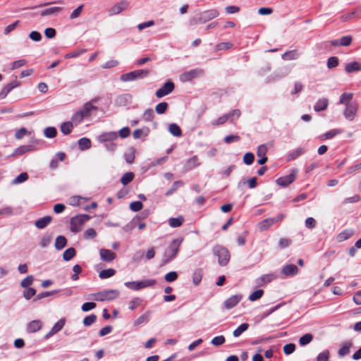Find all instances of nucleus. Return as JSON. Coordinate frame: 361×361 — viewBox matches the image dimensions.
Masks as SVG:
<instances>
[{"label":"nucleus","mask_w":361,"mask_h":361,"mask_svg":"<svg viewBox=\"0 0 361 361\" xmlns=\"http://www.w3.org/2000/svg\"><path fill=\"white\" fill-rule=\"evenodd\" d=\"M183 238H179L174 239L171 242L170 245H169L167 250H166V252L164 253V263H168L171 259H173L174 257H176V256L177 255V254L179 252V248H180V246L181 243H183Z\"/></svg>","instance_id":"1"},{"label":"nucleus","mask_w":361,"mask_h":361,"mask_svg":"<svg viewBox=\"0 0 361 361\" xmlns=\"http://www.w3.org/2000/svg\"><path fill=\"white\" fill-rule=\"evenodd\" d=\"M219 15V13L217 9H209L200 13L197 18L191 20L190 23L191 25H195L197 23H205L207 21L217 18Z\"/></svg>","instance_id":"2"},{"label":"nucleus","mask_w":361,"mask_h":361,"mask_svg":"<svg viewBox=\"0 0 361 361\" xmlns=\"http://www.w3.org/2000/svg\"><path fill=\"white\" fill-rule=\"evenodd\" d=\"M90 220V216L87 214H80L75 216L71 219V231L73 233H78L80 231L85 223Z\"/></svg>","instance_id":"3"},{"label":"nucleus","mask_w":361,"mask_h":361,"mask_svg":"<svg viewBox=\"0 0 361 361\" xmlns=\"http://www.w3.org/2000/svg\"><path fill=\"white\" fill-rule=\"evenodd\" d=\"M157 283V281L155 279H144L139 281H128L124 283L125 286L128 288L139 290L142 288H145L147 287H152Z\"/></svg>","instance_id":"4"},{"label":"nucleus","mask_w":361,"mask_h":361,"mask_svg":"<svg viewBox=\"0 0 361 361\" xmlns=\"http://www.w3.org/2000/svg\"><path fill=\"white\" fill-rule=\"evenodd\" d=\"M213 253L218 257V262L221 266H226L230 259L228 250L222 246L216 245L213 248Z\"/></svg>","instance_id":"5"},{"label":"nucleus","mask_w":361,"mask_h":361,"mask_svg":"<svg viewBox=\"0 0 361 361\" xmlns=\"http://www.w3.org/2000/svg\"><path fill=\"white\" fill-rule=\"evenodd\" d=\"M119 291L116 289L105 290L94 295V300L104 301L111 300L118 297Z\"/></svg>","instance_id":"6"},{"label":"nucleus","mask_w":361,"mask_h":361,"mask_svg":"<svg viewBox=\"0 0 361 361\" xmlns=\"http://www.w3.org/2000/svg\"><path fill=\"white\" fill-rule=\"evenodd\" d=\"M149 71L147 70H136L128 73H125L121 75V80L123 82L133 81L136 79L140 78L142 75H148Z\"/></svg>","instance_id":"7"},{"label":"nucleus","mask_w":361,"mask_h":361,"mask_svg":"<svg viewBox=\"0 0 361 361\" xmlns=\"http://www.w3.org/2000/svg\"><path fill=\"white\" fill-rule=\"evenodd\" d=\"M204 74V71L200 68L192 69L180 75V80L183 82H187L194 78H198Z\"/></svg>","instance_id":"8"},{"label":"nucleus","mask_w":361,"mask_h":361,"mask_svg":"<svg viewBox=\"0 0 361 361\" xmlns=\"http://www.w3.org/2000/svg\"><path fill=\"white\" fill-rule=\"evenodd\" d=\"M129 6V1L127 0H121V1L113 5L108 11L109 16H115L121 13L127 9Z\"/></svg>","instance_id":"9"},{"label":"nucleus","mask_w":361,"mask_h":361,"mask_svg":"<svg viewBox=\"0 0 361 361\" xmlns=\"http://www.w3.org/2000/svg\"><path fill=\"white\" fill-rule=\"evenodd\" d=\"M297 173V169H293L290 174L278 178L276 183L282 187L288 186L295 180Z\"/></svg>","instance_id":"10"},{"label":"nucleus","mask_w":361,"mask_h":361,"mask_svg":"<svg viewBox=\"0 0 361 361\" xmlns=\"http://www.w3.org/2000/svg\"><path fill=\"white\" fill-rule=\"evenodd\" d=\"M358 104L356 102L345 105L343 114L345 118L348 121H353L357 114Z\"/></svg>","instance_id":"11"},{"label":"nucleus","mask_w":361,"mask_h":361,"mask_svg":"<svg viewBox=\"0 0 361 361\" xmlns=\"http://www.w3.org/2000/svg\"><path fill=\"white\" fill-rule=\"evenodd\" d=\"M174 90V84L171 81H168L164 85L156 91V96L158 98L164 97L169 94Z\"/></svg>","instance_id":"12"},{"label":"nucleus","mask_w":361,"mask_h":361,"mask_svg":"<svg viewBox=\"0 0 361 361\" xmlns=\"http://www.w3.org/2000/svg\"><path fill=\"white\" fill-rule=\"evenodd\" d=\"M90 111V102L85 104L84 109L76 112L72 117L73 121H81L84 116H87Z\"/></svg>","instance_id":"13"},{"label":"nucleus","mask_w":361,"mask_h":361,"mask_svg":"<svg viewBox=\"0 0 361 361\" xmlns=\"http://www.w3.org/2000/svg\"><path fill=\"white\" fill-rule=\"evenodd\" d=\"M99 255L101 259L106 262L114 261L116 257V255L114 252L107 249H101L99 250Z\"/></svg>","instance_id":"14"},{"label":"nucleus","mask_w":361,"mask_h":361,"mask_svg":"<svg viewBox=\"0 0 361 361\" xmlns=\"http://www.w3.org/2000/svg\"><path fill=\"white\" fill-rule=\"evenodd\" d=\"M242 295L240 294L232 295L231 297L228 298L227 300H225V307L227 310L232 309L240 302V301L242 300Z\"/></svg>","instance_id":"15"},{"label":"nucleus","mask_w":361,"mask_h":361,"mask_svg":"<svg viewBox=\"0 0 361 361\" xmlns=\"http://www.w3.org/2000/svg\"><path fill=\"white\" fill-rule=\"evenodd\" d=\"M65 319H59L54 325V326L51 328V329L50 330V331L49 333H47L45 336H44V338L45 339H48L49 338H50L51 336H52L53 335H54L55 334L58 333L59 331H60L63 327L65 325Z\"/></svg>","instance_id":"16"},{"label":"nucleus","mask_w":361,"mask_h":361,"mask_svg":"<svg viewBox=\"0 0 361 361\" xmlns=\"http://www.w3.org/2000/svg\"><path fill=\"white\" fill-rule=\"evenodd\" d=\"M117 138H118L117 133L116 132L112 131V132L102 133L97 137V140L100 142L107 143V142H112V141L116 140Z\"/></svg>","instance_id":"17"},{"label":"nucleus","mask_w":361,"mask_h":361,"mask_svg":"<svg viewBox=\"0 0 361 361\" xmlns=\"http://www.w3.org/2000/svg\"><path fill=\"white\" fill-rule=\"evenodd\" d=\"M281 273L285 276H293L298 273V268L294 264H287L282 268Z\"/></svg>","instance_id":"18"},{"label":"nucleus","mask_w":361,"mask_h":361,"mask_svg":"<svg viewBox=\"0 0 361 361\" xmlns=\"http://www.w3.org/2000/svg\"><path fill=\"white\" fill-rule=\"evenodd\" d=\"M275 279L276 276L274 274H264L257 279L256 283L257 286H262L270 283Z\"/></svg>","instance_id":"19"},{"label":"nucleus","mask_w":361,"mask_h":361,"mask_svg":"<svg viewBox=\"0 0 361 361\" xmlns=\"http://www.w3.org/2000/svg\"><path fill=\"white\" fill-rule=\"evenodd\" d=\"M62 11H63V8L61 7H58V6L47 8L41 11L40 16H56L58 13H59Z\"/></svg>","instance_id":"20"},{"label":"nucleus","mask_w":361,"mask_h":361,"mask_svg":"<svg viewBox=\"0 0 361 361\" xmlns=\"http://www.w3.org/2000/svg\"><path fill=\"white\" fill-rule=\"evenodd\" d=\"M328 104H329L328 99H326V98L319 99L316 102V103L314 106V109L317 112L324 111V110L326 109Z\"/></svg>","instance_id":"21"},{"label":"nucleus","mask_w":361,"mask_h":361,"mask_svg":"<svg viewBox=\"0 0 361 361\" xmlns=\"http://www.w3.org/2000/svg\"><path fill=\"white\" fill-rule=\"evenodd\" d=\"M42 326V324L40 320H33L27 324V331L29 333H35L39 331Z\"/></svg>","instance_id":"22"},{"label":"nucleus","mask_w":361,"mask_h":361,"mask_svg":"<svg viewBox=\"0 0 361 361\" xmlns=\"http://www.w3.org/2000/svg\"><path fill=\"white\" fill-rule=\"evenodd\" d=\"M299 56L300 54L298 51L294 49L285 52L283 54H282L281 58L286 61H293L298 59Z\"/></svg>","instance_id":"23"},{"label":"nucleus","mask_w":361,"mask_h":361,"mask_svg":"<svg viewBox=\"0 0 361 361\" xmlns=\"http://www.w3.org/2000/svg\"><path fill=\"white\" fill-rule=\"evenodd\" d=\"M345 71L348 73H351L355 71H361V64L357 61L347 63L345 66Z\"/></svg>","instance_id":"24"},{"label":"nucleus","mask_w":361,"mask_h":361,"mask_svg":"<svg viewBox=\"0 0 361 361\" xmlns=\"http://www.w3.org/2000/svg\"><path fill=\"white\" fill-rule=\"evenodd\" d=\"M51 221L50 216H45L35 221V225L37 228L42 229L45 228Z\"/></svg>","instance_id":"25"},{"label":"nucleus","mask_w":361,"mask_h":361,"mask_svg":"<svg viewBox=\"0 0 361 361\" xmlns=\"http://www.w3.org/2000/svg\"><path fill=\"white\" fill-rule=\"evenodd\" d=\"M33 147L32 145H22L15 149L11 156H18L25 154L27 152L32 151Z\"/></svg>","instance_id":"26"},{"label":"nucleus","mask_w":361,"mask_h":361,"mask_svg":"<svg viewBox=\"0 0 361 361\" xmlns=\"http://www.w3.org/2000/svg\"><path fill=\"white\" fill-rule=\"evenodd\" d=\"M67 244L66 238L63 235H59L55 240L54 247L56 250H61L66 247Z\"/></svg>","instance_id":"27"},{"label":"nucleus","mask_w":361,"mask_h":361,"mask_svg":"<svg viewBox=\"0 0 361 361\" xmlns=\"http://www.w3.org/2000/svg\"><path fill=\"white\" fill-rule=\"evenodd\" d=\"M116 274V270L112 268H109L107 269H104L99 271V277L101 279H105L110 277H112Z\"/></svg>","instance_id":"28"},{"label":"nucleus","mask_w":361,"mask_h":361,"mask_svg":"<svg viewBox=\"0 0 361 361\" xmlns=\"http://www.w3.org/2000/svg\"><path fill=\"white\" fill-rule=\"evenodd\" d=\"M353 230H350V229L345 230L338 234L337 240L338 242H343V241L346 240L348 238H350L353 235Z\"/></svg>","instance_id":"29"},{"label":"nucleus","mask_w":361,"mask_h":361,"mask_svg":"<svg viewBox=\"0 0 361 361\" xmlns=\"http://www.w3.org/2000/svg\"><path fill=\"white\" fill-rule=\"evenodd\" d=\"M89 198L82 196H73L69 198L68 203L72 206L81 205V201H88Z\"/></svg>","instance_id":"30"},{"label":"nucleus","mask_w":361,"mask_h":361,"mask_svg":"<svg viewBox=\"0 0 361 361\" xmlns=\"http://www.w3.org/2000/svg\"><path fill=\"white\" fill-rule=\"evenodd\" d=\"M168 221L171 227L177 228L183 224L184 219L182 216H179L176 218H170Z\"/></svg>","instance_id":"31"},{"label":"nucleus","mask_w":361,"mask_h":361,"mask_svg":"<svg viewBox=\"0 0 361 361\" xmlns=\"http://www.w3.org/2000/svg\"><path fill=\"white\" fill-rule=\"evenodd\" d=\"M202 278V270L201 269H195L192 273V283L195 286L200 283Z\"/></svg>","instance_id":"32"},{"label":"nucleus","mask_w":361,"mask_h":361,"mask_svg":"<svg viewBox=\"0 0 361 361\" xmlns=\"http://www.w3.org/2000/svg\"><path fill=\"white\" fill-rule=\"evenodd\" d=\"M353 93L344 92L341 96L339 103L344 105L352 104L353 102H351V100L353 99Z\"/></svg>","instance_id":"33"},{"label":"nucleus","mask_w":361,"mask_h":361,"mask_svg":"<svg viewBox=\"0 0 361 361\" xmlns=\"http://www.w3.org/2000/svg\"><path fill=\"white\" fill-rule=\"evenodd\" d=\"M169 131L176 137H180L182 135L181 129L176 123H171L169 126Z\"/></svg>","instance_id":"34"},{"label":"nucleus","mask_w":361,"mask_h":361,"mask_svg":"<svg viewBox=\"0 0 361 361\" xmlns=\"http://www.w3.org/2000/svg\"><path fill=\"white\" fill-rule=\"evenodd\" d=\"M73 126L71 122H64L61 125L60 129L63 135H68L71 133Z\"/></svg>","instance_id":"35"},{"label":"nucleus","mask_w":361,"mask_h":361,"mask_svg":"<svg viewBox=\"0 0 361 361\" xmlns=\"http://www.w3.org/2000/svg\"><path fill=\"white\" fill-rule=\"evenodd\" d=\"M352 345L350 342L345 343L342 347L338 350V354L340 357H344L350 353V349Z\"/></svg>","instance_id":"36"},{"label":"nucleus","mask_w":361,"mask_h":361,"mask_svg":"<svg viewBox=\"0 0 361 361\" xmlns=\"http://www.w3.org/2000/svg\"><path fill=\"white\" fill-rule=\"evenodd\" d=\"M233 44L230 42H221L215 46V51H226L232 48Z\"/></svg>","instance_id":"37"},{"label":"nucleus","mask_w":361,"mask_h":361,"mask_svg":"<svg viewBox=\"0 0 361 361\" xmlns=\"http://www.w3.org/2000/svg\"><path fill=\"white\" fill-rule=\"evenodd\" d=\"M76 252L73 247H69L63 253V259L64 261H69L75 256Z\"/></svg>","instance_id":"38"},{"label":"nucleus","mask_w":361,"mask_h":361,"mask_svg":"<svg viewBox=\"0 0 361 361\" xmlns=\"http://www.w3.org/2000/svg\"><path fill=\"white\" fill-rule=\"evenodd\" d=\"M249 328V324L247 323H243L240 324L236 329H235L233 332V335L234 337L240 336L243 332L247 330Z\"/></svg>","instance_id":"39"},{"label":"nucleus","mask_w":361,"mask_h":361,"mask_svg":"<svg viewBox=\"0 0 361 361\" xmlns=\"http://www.w3.org/2000/svg\"><path fill=\"white\" fill-rule=\"evenodd\" d=\"M198 158L197 156H193L192 158L189 159L185 164V168L188 170L194 169L195 167L199 165Z\"/></svg>","instance_id":"40"},{"label":"nucleus","mask_w":361,"mask_h":361,"mask_svg":"<svg viewBox=\"0 0 361 361\" xmlns=\"http://www.w3.org/2000/svg\"><path fill=\"white\" fill-rule=\"evenodd\" d=\"M44 135L47 138H54L57 135V130L54 127H47L44 130Z\"/></svg>","instance_id":"41"},{"label":"nucleus","mask_w":361,"mask_h":361,"mask_svg":"<svg viewBox=\"0 0 361 361\" xmlns=\"http://www.w3.org/2000/svg\"><path fill=\"white\" fill-rule=\"evenodd\" d=\"M134 178V174L132 172L126 173L121 178V182L123 185H128Z\"/></svg>","instance_id":"42"},{"label":"nucleus","mask_w":361,"mask_h":361,"mask_svg":"<svg viewBox=\"0 0 361 361\" xmlns=\"http://www.w3.org/2000/svg\"><path fill=\"white\" fill-rule=\"evenodd\" d=\"M274 224V221L271 219H266L259 224L260 231H265Z\"/></svg>","instance_id":"43"},{"label":"nucleus","mask_w":361,"mask_h":361,"mask_svg":"<svg viewBox=\"0 0 361 361\" xmlns=\"http://www.w3.org/2000/svg\"><path fill=\"white\" fill-rule=\"evenodd\" d=\"M313 339V336L311 334H306L300 337L299 343L300 345L304 346L310 343Z\"/></svg>","instance_id":"44"},{"label":"nucleus","mask_w":361,"mask_h":361,"mask_svg":"<svg viewBox=\"0 0 361 361\" xmlns=\"http://www.w3.org/2000/svg\"><path fill=\"white\" fill-rule=\"evenodd\" d=\"M34 282V276L32 275H28L27 277H25L24 279H23L20 282V286L23 288H30V286Z\"/></svg>","instance_id":"45"},{"label":"nucleus","mask_w":361,"mask_h":361,"mask_svg":"<svg viewBox=\"0 0 361 361\" xmlns=\"http://www.w3.org/2000/svg\"><path fill=\"white\" fill-rule=\"evenodd\" d=\"M27 179H28L27 173L25 172L21 173L16 177V178L13 180L12 183L15 184V185L19 184V183L25 182Z\"/></svg>","instance_id":"46"},{"label":"nucleus","mask_w":361,"mask_h":361,"mask_svg":"<svg viewBox=\"0 0 361 361\" xmlns=\"http://www.w3.org/2000/svg\"><path fill=\"white\" fill-rule=\"evenodd\" d=\"M79 147L82 149H86L90 147V140L86 137H82L78 140Z\"/></svg>","instance_id":"47"},{"label":"nucleus","mask_w":361,"mask_h":361,"mask_svg":"<svg viewBox=\"0 0 361 361\" xmlns=\"http://www.w3.org/2000/svg\"><path fill=\"white\" fill-rule=\"evenodd\" d=\"M169 106L168 103L163 102L155 106V111L159 114H164Z\"/></svg>","instance_id":"48"},{"label":"nucleus","mask_w":361,"mask_h":361,"mask_svg":"<svg viewBox=\"0 0 361 361\" xmlns=\"http://www.w3.org/2000/svg\"><path fill=\"white\" fill-rule=\"evenodd\" d=\"M35 294L36 290L33 288H26V289L23 292V297L26 300H30L31 298L35 295Z\"/></svg>","instance_id":"49"},{"label":"nucleus","mask_w":361,"mask_h":361,"mask_svg":"<svg viewBox=\"0 0 361 361\" xmlns=\"http://www.w3.org/2000/svg\"><path fill=\"white\" fill-rule=\"evenodd\" d=\"M264 294V291L262 289H258L253 293H252L249 296V300L250 301H255L262 297Z\"/></svg>","instance_id":"50"},{"label":"nucleus","mask_w":361,"mask_h":361,"mask_svg":"<svg viewBox=\"0 0 361 361\" xmlns=\"http://www.w3.org/2000/svg\"><path fill=\"white\" fill-rule=\"evenodd\" d=\"M353 37L350 35H345L339 39L340 46L348 47L351 44Z\"/></svg>","instance_id":"51"},{"label":"nucleus","mask_w":361,"mask_h":361,"mask_svg":"<svg viewBox=\"0 0 361 361\" xmlns=\"http://www.w3.org/2000/svg\"><path fill=\"white\" fill-rule=\"evenodd\" d=\"M154 114L153 110L152 109H148L145 111L142 115V118L146 121H151L154 118Z\"/></svg>","instance_id":"52"},{"label":"nucleus","mask_w":361,"mask_h":361,"mask_svg":"<svg viewBox=\"0 0 361 361\" xmlns=\"http://www.w3.org/2000/svg\"><path fill=\"white\" fill-rule=\"evenodd\" d=\"M341 132H342L341 130L333 129V130H331L328 131L327 133H326L323 135V137L324 139H331V138L334 137V136L341 134Z\"/></svg>","instance_id":"53"},{"label":"nucleus","mask_w":361,"mask_h":361,"mask_svg":"<svg viewBox=\"0 0 361 361\" xmlns=\"http://www.w3.org/2000/svg\"><path fill=\"white\" fill-rule=\"evenodd\" d=\"M255 159V156L251 152H247L243 156V162L246 165H250L253 163Z\"/></svg>","instance_id":"54"},{"label":"nucleus","mask_w":361,"mask_h":361,"mask_svg":"<svg viewBox=\"0 0 361 361\" xmlns=\"http://www.w3.org/2000/svg\"><path fill=\"white\" fill-rule=\"evenodd\" d=\"M338 65V59L336 56H331L327 60V67L331 69Z\"/></svg>","instance_id":"55"},{"label":"nucleus","mask_w":361,"mask_h":361,"mask_svg":"<svg viewBox=\"0 0 361 361\" xmlns=\"http://www.w3.org/2000/svg\"><path fill=\"white\" fill-rule=\"evenodd\" d=\"M149 321V312L145 313L140 316L135 322L134 325L138 326L144 322Z\"/></svg>","instance_id":"56"},{"label":"nucleus","mask_w":361,"mask_h":361,"mask_svg":"<svg viewBox=\"0 0 361 361\" xmlns=\"http://www.w3.org/2000/svg\"><path fill=\"white\" fill-rule=\"evenodd\" d=\"M283 353L286 355H290L295 350V345L294 343H288L283 346Z\"/></svg>","instance_id":"57"},{"label":"nucleus","mask_w":361,"mask_h":361,"mask_svg":"<svg viewBox=\"0 0 361 361\" xmlns=\"http://www.w3.org/2000/svg\"><path fill=\"white\" fill-rule=\"evenodd\" d=\"M225 338L224 336H218L213 338L211 341V343L215 346H219L224 343Z\"/></svg>","instance_id":"58"},{"label":"nucleus","mask_w":361,"mask_h":361,"mask_svg":"<svg viewBox=\"0 0 361 361\" xmlns=\"http://www.w3.org/2000/svg\"><path fill=\"white\" fill-rule=\"evenodd\" d=\"M56 293H57V290L44 291V292L40 293L36 296V298L34 299V300H41L44 298L51 296L54 294H55Z\"/></svg>","instance_id":"59"},{"label":"nucleus","mask_w":361,"mask_h":361,"mask_svg":"<svg viewBox=\"0 0 361 361\" xmlns=\"http://www.w3.org/2000/svg\"><path fill=\"white\" fill-rule=\"evenodd\" d=\"M177 278H178V274L176 271H170V272L167 273L164 276V279L167 282H173V281H176L177 279Z\"/></svg>","instance_id":"60"},{"label":"nucleus","mask_w":361,"mask_h":361,"mask_svg":"<svg viewBox=\"0 0 361 361\" xmlns=\"http://www.w3.org/2000/svg\"><path fill=\"white\" fill-rule=\"evenodd\" d=\"M143 205L140 201L133 202L130 204V209L133 212H138L142 209Z\"/></svg>","instance_id":"61"},{"label":"nucleus","mask_w":361,"mask_h":361,"mask_svg":"<svg viewBox=\"0 0 361 361\" xmlns=\"http://www.w3.org/2000/svg\"><path fill=\"white\" fill-rule=\"evenodd\" d=\"M144 255H145L144 250H140L137 251L133 255V256L132 257V259L134 262H140L143 259Z\"/></svg>","instance_id":"62"},{"label":"nucleus","mask_w":361,"mask_h":361,"mask_svg":"<svg viewBox=\"0 0 361 361\" xmlns=\"http://www.w3.org/2000/svg\"><path fill=\"white\" fill-rule=\"evenodd\" d=\"M141 302H142V300L140 298H135L130 302L129 309L131 310H135V308H137L138 306L140 305Z\"/></svg>","instance_id":"63"},{"label":"nucleus","mask_w":361,"mask_h":361,"mask_svg":"<svg viewBox=\"0 0 361 361\" xmlns=\"http://www.w3.org/2000/svg\"><path fill=\"white\" fill-rule=\"evenodd\" d=\"M329 350H324L320 353L317 357V361H329Z\"/></svg>","instance_id":"64"}]
</instances>
